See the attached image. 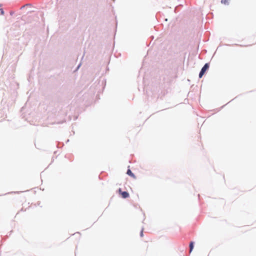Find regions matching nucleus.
I'll return each mask as SVG.
<instances>
[{
  "label": "nucleus",
  "mask_w": 256,
  "mask_h": 256,
  "mask_svg": "<svg viewBox=\"0 0 256 256\" xmlns=\"http://www.w3.org/2000/svg\"><path fill=\"white\" fill-rule=\"evenodd\" d=\"M210 62H206L204 64L199 72L198 77L200 78H202L203 76L208 72L210 68Z\"/></svg>",
  "instance_id": "f257e3e1"
},
{
  "label": "nucleus",
  "mask_w": 256,
  "mask_h": 256,
  "mask_svg": "<svg viewBox=\"0 0 256 256\" xmlns=\"http://www.w3.org/2000/svg\"><path fill=\"white\" fill-rule=\"evenodd\" d=\"M118 192L122 198H126L130 197V194L128 191H122L121 188L118 190Z\"/></svg>",
  "instance_id": "f03ea898"
},
{
  "label": "nucleus",
  "mask_w": 256,
  "mask_h": 256,
  "mask_svg": "<svg viewBox=\"0 0 256 256\" xmlns=\"http://www.w3.org/2000/svg\"><path fill=\"white\" fill-rule=\"evenodd\" d=\"M130 166H128V168L127 170V171H126V174L130 176V177L134 178H136V175L134 174V173H133L132 170H130Z\"/></svg>",
  "instance_id": "7ed1b4c3"
},
{
  "label": "nucleus",
  "mask_w": 256,
  "mask_h": 256,
  "mask_svg": "<svg viewBox=\"0 0 256 256\" xmlns=\"http://www.w3.org/2000/svg\"><path fill=\"white\" fill-rule=\"evenodd\" d=\"M194 241H191L189 244L190 252V253L192 252V250L194 248Z\"/></svg>",
  "instance_id": "20e7f679"
},
{
  "label": "nucleus",
  "mask_w": 256,
  "mask_h": 256,
  "mask_svg": "<svg viewBox=\"0 0 256 256\" xmlns=\"http://www.w3.org/2000/svg\"><path fill=\"white\" fill-rule=\"evenodd\" d=\"M140 236L141 238L144 236V228H142L140 232Z\"/></svg>",
  "instance_id": "39448f33"
},
{
  "label": "nucleus",
  "mask_w": 256,
  "mask_h": 256,
  "mask_svg": "<svg viewBox=\"0 0 256 256\" xmlns=\"http://www.w3.org/2000/svg\"><path fill=\"white\" fill-rule=\"evenodd\" d=\"M2 6V4H0V7ZM4 11L2 8H0V14L4 15Z\"/></svg>",
  "instance_id": "423d86ee"
},
{
  "label": "nucleus",
  "mask_w": 256,
  "mask_h": 256,
  "mask_svg": "<svg viewBox=\"0 0 256 256\" xmlns=\"http://www.w3.org/2000/svg\"><path fill=\"white\" fill-rule=\"evenodd\" d=\"M228 0H221L222 4H228Z\"/></svg>",
  "instance_id": "0eeeda50"
},
{
  "label": "nucleus",
  "mask_w": 256,
  "mask_h": 256,
  "mask_svg": "<svg viewBox=\"0 0 256 256\" xmlns=\"http://www.w3.org/2000/svg\"><path fill=\"white\" fill-rule=\"evenodd\" d=\"M81 66V63H80V64H78V66H77L76 68V70H78V69L80 68V67Z\"/></svg>",
  "instance_id": "6e6552de"
},
{
  "label": "nucleus",
  "mask_w": 256,
  "mask_h": 256,
  "mask_svg": "<svg viewBox=\"0 0 256 256\" xmlns=\"http://www.w3.org/2000/svg\"><path fill=\"white\" fill-rule=\"evenodd\" d=\"M14 11H12V10H11V11H10V16H13V14H14Z\"/></svg>",
  "instance_id": "1a4fd4ad"
},
{
  "label": "nucleus",
  "mask_w": 256,
  "mask_h": 256,
  "mask_svg": "<svg viewBox=\"0 0 256 256\" xmlns=\"http://www.w3.org/2000/svg\"><path fill=\"white\" fill-rule=\"evenodd\" d=\"M12 192V193H16V194H19L20 192Z\"/></svg>",
  "instance_id": "9d476101"
},
{
  "label": "nucleus",
  "mask_w": 256,
  "mask_h": 256,
  "mask_svg": "<svg viewBox=\"0 0 256 256\" xmlns=\"http://www.w3.org/2000/svg\"><path fill=\"white\" fill-rule=\"evenodd\" d=\"M24 6H22V7H21V8H20V9H22L23 8H24Z\"/></svg>",
  "instance_id": "9b49d317"
},
{
  "label": "nucleus",
  "mask_w": 256,
  "mask_h": 256,
  "mask_svg": "<svg viewBox=\"0 0 256 256\" xmlns=\"http://www.w3.org/2000/svg\"><path fill=\"white\" fill-rule=\"evenodd\" d=\"M69 142V140L68 139V140H66V142L67 143V142Z\"/></svg>",
  "instance_id": "f8f14e48"
},
{
  "label": "nucleus",
  "mask_w": 256,
  "mask_h": 256,
  "mask_svg": "<svg viewBox=\"0 0 256 256\" xmlns=\"http://www.w3.org/2000/svg\"><path fill=\"white\" fill-rule=\"evenodd\" d=\"M40 204V202H38V205H39V204Z\"/></svg>",
  "instance_id": "ddd939ff"
},
{
  "label": "nucleus",
  "mask_w": 256,
  "mask_h": 256,
  "mask_svg": "<svg viewBox=\"0 0 256 256\" xmlns=\"http://www.w3.org/2000/svg\"><path fill=\"white\" fill-rule=\"evenodd\" d=\"M198 198H200V194H198Z\"/></svg>",
  "instance_id": "4468645a"
}]
</instances>
